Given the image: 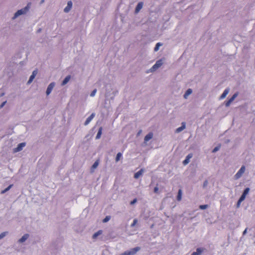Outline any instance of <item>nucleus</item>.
Wrapping results in <instances>:
<instances>
[{
  "label": "nucleus",
  "mask_w": 255,
  "mask_h": 255,
  "mask_svg": "<svg viewBox=\"0 0 255 255\" xmlns=\"http://www.w3.org/2000/svg\"><path fill=\"white\" fill-rule=\"evenodd\" d=\"M208 181L206 180L204 182L203 187H205L208 184Z\"/></svg>",
  "instance_id": "38"
},
{
  "label": "nucleus",
  "mask_w": 255,
  "mask_h": 255,
  "mask_svg": "<svg viewBox=\"0 0 255 255\" xmlns=\"http://www.w3.org/2000/svg\"><path fill=\"white\" fill-rule=\"evenodd\" d=\"M70 79H71V76L70 75L66 76L65 77V78L64 79V80L63 81V82L62 83V85L64 86L65 84H66L69 82V81L70 80Z\"/></svg>",
  "instance_id": "17"
},
{
  "label": "nucleus",
  "mask_w": 255,
  "mask_h": 255,
  "mask_svg": "<svg viewBox=\"0 0 255 255\" xmlns=\"http://www.w3.org/2000/svg\"><path fill=\"white\" fill-rule=\"evenodd\" d=\"M203 251V249L201 248H197L196 252H193L191 255H201Z\"/></svg>",
  "instance_id": "16"
},
{
  "label": "nucleus",
  "mask_w": 255,
  "mask_h": 255,
  "mask_svg": "<svg viewBox=\"0 0 255 255\" xmlns=\"http://www.w3.org/2000/svg\"><path fill=\"white\" fill-rule=\"evenodd\" d=\"M241 203V202H240L239 200L238 201V203H237V207H239L240 206Z\"/></svg>",
  "instance_id": "41"
},
{
  "label": "nucleus",
  "mask_w": 255,
  "mask_h": 255,
  "mask_svg": "<svg viewBox=\"0 0 255 255\" xmlns=\"http://www.w3.org/2000/svg\"><path fill=\"white\" fill-rule=\"evenodd\" d=\"M163 64L162 60L161 59L156 61V63L150 68V72H153L160 67Z\"/></svg>",
  "instance_id": "3"
},
{
  "label": "nucleus",
  "mask_w": 255,
  "mask_h": 255,
  "mask_svg": "<svg viewBox=\"0 0 255 255\" xmlns=\"http://www.w3.org/2000/svg\"><path fill=\"white\" fill-rule=\"evenodd\" d=\"M122 156V154L121 152H119L117 153L116 157V161L118 162L119 160H120V158Z\"/></svg>",
  "instance_id": "24"
},
{
  "label": "nucleus",
  "mask_w": 255,
  "mask_h": 255,
  "mask_svg": "<svg viewBox=\"0 0 255 255\" xmlns=\"http://www.w3.org/2000/svg\"><path fill=\"white\" fill-rule=\"evenodd\" d=\"M96 92H97V90H96V89H94V90L91 92V95H91V97H94V96L95 95V94H96Z\"/></svg>",
  "instance_id": "33"
},
{
  "label": "nucleus",
  "mask_w": 255,
  "mask_h": 255,
  "mask_svg": "<svg viewBox=\"0 0 255 255\" xmlns=\"http://www.w3.org/2000/svg\"><path fill=\"white\" fill-rule=\"evenodd\" d=\"M140 249V248L139 247H137L131 249L130 251H126L120 255H133L136 254V253L139 251Z\"/></svg>",
  "instance_id": "2"
},
{
  "label": "nucleus",
  "mask_w": 255,
  "mask_h": 255,
  "mask_svg": "<svg viewBox=\"0 0 255 255\" xmlns=\"http://www.w3.org/2000/svg\"><path fill=\"white\" fill-rule=\"evenodd\" d=\"M153 137V133L152 132H149L144 137V141L147 142L149 141L150 139H151Z\"/></svg>",
  "instance_id": "13"
},
{
  "label": "nucleus",
  "mask_w": 255,
  "mask_h": 255,
  "mask_svg": "<svg viewBox=\"0 0 255 255\" xmlns=\"http://www.w3.org/2000/svg\"><path fill=\"white\" fill-rule=\"evenodd\" d=\"M137 220L136 219H134L133 223L131 224V227H134L137 223Z\"/></svg>",
  "instance_id": "32"
},
{
  "label": "nucleus",
  "mask_w": 255,
  "mask_h": 255,
  "mask_svg": "<svg viewBox=\"0 0 255 255\" xmlns=\"http://www.w3.org/2000/svg\"><path fill=\"white\" fill-rule=\"evenodd\" d=\"M34 78H35V76H34V75H31L29 78V80L27 82V84L31 83L32 82V81H33V80L34 79Z\"/></svg>",
  "instance_id": "27"
},
{
  "label": "nucleus",
  "mask_w": 255,
  "mask_h": 255,
  "mask_svg": "<svg viewBox=\"0 0 255 255\" xmlns=\"http://www.w3.org/2000/svg\"><path fill=\"white\" fill-rule=\"evenodd\" d=\"M154 192L155 193H158V188L157 186H156L155 187H154Z\"/></svg>",
  "instance_id": "37"
},
{
  "label": "nucleus",
  "mask_w": 255,
  "mask_h": 255,
  "mask_svg": "<svg viewBox=\"0 0 255 255\" xmlns=\"http://www.w3.org/2000/svg\"><path fill=\"white\" fill-rule=\"evenodd\" d=\"M37 74V70H35L33 71L32 75H34V76L35 77L36 74Z\"/></svg>",
  "instance_id": "39"
},
{
  "label": "nucleus",
  "mask_w": 255,
  "mask_h": 255,
  "mask_svg": "<svg viewBox=\"0 0 255 255\" xmlns=\"http://www.w3.org/2000/svg\"><path fill=\"white\" fill-rule=\"evenodd\" d=\"M143 172V169H141L140 170L136 172L134 175V178L135 179H137L141 176Z\"/></svg>",
  "instance_id": "12"
},
{
  "label": "nucleus",
  "mask_w": 255,
  "mask_h": 255,
  "mask_svg": "<svg viewBox=\"0 0 255 255\" xmlns=\"http://www.w3.org/2000/svg\"><path fill=\"white\" fill-rule=\"evenodd\" d=\"M103 233V231L102 230H99L98 232H97L96 233H95L93 235V239H96L99 235H101Z\"/></svg>",
  "instance_id": "19"
},
{
  "label": "nucleus",
  "mask_w": 255,
  "mask_h": 255,
  "mask_svg": "<svg viewBox=\"0 0 255 255\" xmlns=\"http://www.w3.org/2000/svg\"><path fill=\"white\" fill-rule=\"evenodd\" d=\"M229 91V90L228 89H225V91H224V92L222 93V94L220 96V99H223L225 98L226 97V96L227 95V94H228Z\"/></svg>",
  "instance_id": "18"
},
{
  "label": "nucleus",
  "mask_w": 255,
  "mask_h": 255,
  "mask_svg": "<svg viewBox=\"0 0 255 255\" xmlns=\"http://www.w3.org/2000/svg\"><path fill=\"white\" fill-rule=\"evenodd\" d=\"M12 186V185L11 184V185H9L7 188H6L4 190H2L1 191V194H3V193H5L6 192H7V191H8L11 188Z\"/></svg>",
  "instance_id": "25"
},
{
  "label": "nucleus",
  "mask_w": 255,
  "mask_h": 255,
  "mask_svg": "<svg viewBox=\"0 0 255 255\" xmlns=\"http://www.w3.org/2000/svg\"><path fill=\"white\" fill-rule=\"evenodd\" d=\"M245 169L246 168H245V166H242L241 167L240 169L238 171V172L235 175V178L236 179H239V178H240L242 176L243 174L245 171Z\"/></svg>",
  "instance_id": "4"
},
{
  "label": "nucleus",
  "mask_w": 255,
  "mask_h": 255,
  "mask_svg": "<svg viewBox=\"0 0 255 255\" xmlns=\"http://www.w3.org/2000/svg\"><path fill=\"white\" fill-rule=\"evenodd\" d=\"M141 132V130L139 131V132H138L137 134L139 135Z\"/></svg>",
  "instance_id": "43"
},
{
  "label": "nucleus",
  "mask_w": 255,
  "mask_h": 255,
  "mask_svg": "<svg viewBox=\"0 0 255 255\" xmlns=\"http://www.w3.org/2000/svg\"><path fill=\"white\" fill-rule=\"evenodd\" d=\"M249 190H250V188H247L245 189V190L244 191V192H243V194L245 195H247L249 192Z\"/></svg>",
  "instance_id": "31"
},
{
  "label": "nucleus",
  "mask_w": 255,
  "mask_h": 255,
  "mask_svg": "<svg viewBox=\"0 0 255 255\" xmlns=\"http://www.w3.org/2000/svg\"><path fill=\"white\" fill-rule=\"evenodd\" d=\"M7 232H3L0 234V239L3 238L6 234Z\"/></svg>",
  "instance_id": "35"
},
{
  "label": "nucleus",
  "mask_w": 255,
  "mask_h": 255,
  "mask_svg": "<svg viewBox=\"0 0 255 255\" xmlns=\"http://www.w3.org/2000/svg\"><path fill=\"white\" fill-rule=\"evenodd\" d=\"M161 45H162V44H161V43H159V42L157 43L156 44V45H155V47H154V51H158V49H159V46H160Z\"/></svg>",
  "instance_id": "26"
},
{
  "label": "nucleus",
  "mask_w": 255,
  "mask_h": 255,
  "mask_svg": "<svg viewBox=\"0 0 255 255\" xmlns=\"http://www.w3.org/2000/svg\"><path fill=\"white\" fill-rule=\"evenodd\" d=\"M111 219V217L109 216H106L103 220V222L104 223H106V222H107L108 221H109Z\"/></svg>",
  "instance_id": "29"
},
{
  "label": "nucleus",
  "mask_w": 255,
  "mask_h": 255,
  "mask_svg": "<svg viewBox=\"0 0 255 255\" xmlns=\"http://www.w3.org/2000/svg\"><path fill=\"white\" fill-rule=\"evenodd\" d=\"M25 146V143L24 142H21L18 144L17 146L13 149L14 152H17L21 151Z\"/></svg>",
  "instance_id": "5"
},
{
  "label": "nucleus",
  "mask_w": 255,
  "mask_h": 255,
  "mask_svg": "<svg viewBox=\"0 0 255 255\" xmlns=\"http://www.w3.org/2000/svg\"><path fill=\"white\" fill-rule=\"evenodd\" d=\"M247 232V229L244 231L243 234L245 235L246 233Z\"/></svg>",
  "instance_id": "42"
},
{
  "label": "nucleus",
  "mask_w": 255,
  "mask_h": 255,
  "mask_svg": "<svg viewBox=\"0 0 255 255\" xmlns=\"http://www.w3.org/2000/svg\"><path fill=\"white\" fill-rule=\"evenodd\" d=\"M72 2L71 1H69L67 3V6L64 8V10L65 12H68L72 8Z\"/></svg>",
  "instance_id": "9"
},
{
  "label": "nucleus",
  "mask_w": 255,
  "mask_h": 255,
  "mask_svg": "<svg viewBox=\"0 0 255 255\" xmlns=\"http://www.w3.org/2000/svg\"><path fill=\"white\" fill-rule=\"evenodd\" d=\"M192 92V91L191 89H188L185 92V93L184 95V98L186 99L187 97L190 95Z\"/></svg>",
  "instance_id": "22"
},
{
  "label": "nucleus",
  "mask_w": 255,
  "mask_h": 255,
  "mask_svg": "<svg viewBox=\"0 0 255 255\" xmlns=\"http://www.w3.org/2000/svg\"><path fill=\"white\" fill-rule=\"evenodd\" d=\"M99 165V160H96L94 163L93 164V165H92V168L91 170H94L95 168H96L97 167V166H98Z\"/></svg>",
  "instance_id": "23"
},
{
  "label": "nucleus",
  "mask_w": 255,
  "mask_h": 255,
  "mask_svg": "<svg viewBox=\"0 0 255 255\" xmlns=\"http://www.w3.org/2000/svg\"><path fill=\"white\" fill-rule=\"evenodd\" d=\"M95 116V115L94 113L92 114L91 116L87 119L84 123V125L86 126L88 124H89V123L91 121V120L94 118Z\"/></svg>",
  "instance_id": "10"
},
{
  "label": "nucleus",
  "mask_w": 255,
  "mask_h": 255,
  "mask_svg": "<svg viewBox=\"0 0 255 255\" xmlns=\"http://www.w3.org/2000/svg\"><path fill=\"white\" fill-rule=\"evenodd\" d=\"M102 129H103V128L102 127H100L98 130V133L97 134V135L96 136V139H99L101 136V134H102Z\"/></svg>",
  "instance_id": "20"
},
{
  "label": "nucleus",
  "mask_w": 255,
  "mask_h": 255,
  "mask_svg": "<svg viewBox=\"0 0 255 255\" xmlns=\"http://www.w3.org/2000/svg\"><path fill=\"white\" fill-rule=\"evenodd\" d=\"M30 5H31V3L29 2V3H27V5L24 8L17 10L15 13L14 15L13 18V19L17 17H18V16H19V15H21L22 14L25 13L29 10V9L30 8Z\"/></svg>",
  "instance_id": "1"
},
{
  "label": "nucleus",
  "mask_w": 255,
  "mask_h": 255,
  "mask_svg": "<svg viewBox=\"0 0 255 255\" xmlns=\"http://www.w3.org/2000/svg\"><path fill=\"white\" fill-rule=\"evenodd\" d=\"M6 102V101L3 102L1 104V105H0V108H2V107L5 105V104Z\"/></svg>",
  "instance_id": "40"
},
{
  "label": "nucleus",
  "mask_w": 255,
  "mask_h": 255,
  "mask_svg": "<svg viewBox=\"0 0 255 255\" xmlns=\"http://www.w3.org/2000/svg\"><path fill=\"white\" fill-rule=\"evenodd\" d=\"M185 123H182V126L176 129V132H179L185 128Z\"/></svg>",
  "instance_id": "15"
},
{
  "label": "nucleus",
  "mask_w": 255,
  "mask_h": 255,
  "mask_svg": "<svg viewBox=\"0 0 255 255\" xmlns=\"http://www.w3.org/2000/svg\"><path fill=\"white\" fill-rule=\"evenodd\" d=\"M182 190L181 189H179L178 190V195L177 196V200L178 201H181V198H182Z\"/></svg>",
  "instance_id": "21"
},
{
  "label": "nucleus",
  "mask_w": 255,
  "mask_h": 255,
  "mask_svg": "<svg viewBox=\"0 0 255 255\" xmlns=\"http://www.w3.org/2000/svg\"><path fill=\"white\" fill-rule=\"evenodd\" d=\"M208 207L207 205H202L199 206V208L202 210L206 209Z\"/></svg>",
  "instance_id": "30"
},
{
  "label": "nucleus",
  "mask_w": 255,
  "mask_h": 255,
  "mask_svg": "<svg viewBox=\"0 0 255 255\" xmlns=\"http://www.w3.org/2000/svg\"><path fill=\"white\" fill-rule=\"evenodd\" d=\"M238 96V93H235L234 94L233 96L229 99L226 102V107H228L230 105V104H231V103L235 100V99Z\"/></svg>",
  "instance_id": "6"
},
{
  "label": "nucleus",
  "mask_w": 255,
  "mask_h": 255,
  "mask_svg": "<svg viewBox=\"0 0 255 255\" xmlns=\"http://www.w3.org/2000/svg\"><path fill=\"white\" fill-rule=\"evenodd\" d=\"M29 235L27 234H24L18 241L19 243L24 242L28 238Z\"/></svg>",
  "instance_id": "14"
},
{
  "label": "nucleus",
  "mask_w": 255,
  "mask_h": 255,
  "mask_svg": "<svg viewBox=\"0 0 255 255\" xmlns=\"http://www.w3.org/2000/svg\"><path fill=\"white\" fill-rule=\"evenodd\" d=\"M137 202V199L136 198L134 199L132 201H131L130 203V205H133Z\"/></svg>",
  "instance_id": "36"
},
{
  "label": "nucleus",
  "mask_w": 255,
  "mask_h": 255,
  "mask_svg": "<svg viewBox=\"0 0 255 255\" xmlns=\"http://www.w3.org/2000/svg\"><path fill=\"white\" fill-rule=\"evenodd\" d=\"M246 195L242 194V195H241V197L239 199L240 202H243L246 198Z\"/></svg>",
  "instance_id": "28"
},
{
  "label": "nucleus",
  "mask_w": 255,
  "mask_h": 255,
  "mask_svg": "<svg viewBox=\"0 0 255 255\" xmlns=\"http://www.w3.org/2000/svg\"><path fill=\"white\" fill-rule=\"evenodd\" d=\"M220 146H216V147H215L213 149V150L212 152H216L217 151H218V150L220 149Z\"/></svg>",
  "instance_id": "34"
},
{
  "label": "nucleus",
  "mask_w": 255,
  "mask_h": 255,
  "mask_svg": "<svg viewBox=\"0 0 255 255\" xmlns=\"http://www.w3.org/2000/svg\"><path fill=\"white\" fill-rule=\"evenodd\" d=\"M143 6V3L142 2H139L137 6H136L135 9V12L138 13L139 10L142 8Z\"/></svg>",
  "instance_id": "11"
},
{
  "label": "nucleus",
  "mask_w": 255,
  "mask_h": 255,
  "mask_svg": "<svg viewBox=\"0 0 255 255\" xmlns=\"http://www.w3.org/2000/svg\"><path fill=\"white\" fill-rule=\"evenodd\" d=\"M55 86L54 83L52 82L50 83L49 86L47 87V90H46V94L48 95L53 90L54 87Z\"/></svg>",
  "instance_id": "7"
},
{
  "label": "nucleus",
  "mask_w": 255,
  "mask_h": 255,
  "mask_svg": "<svg viewBox=\"0 0 255 255\" xmlns=\"http://www.w3.org/2000/svg\"><path fill=\"white\" fill-rule=\"evenodd\" d=\"M193 154L192 153H190L187 155V156L186 157L185 159L183 161V163L184 165H186L188 164L189 161L190 159L192 157Z\"/></svg>",
  "instance_id": "8"
}]
</instances>
